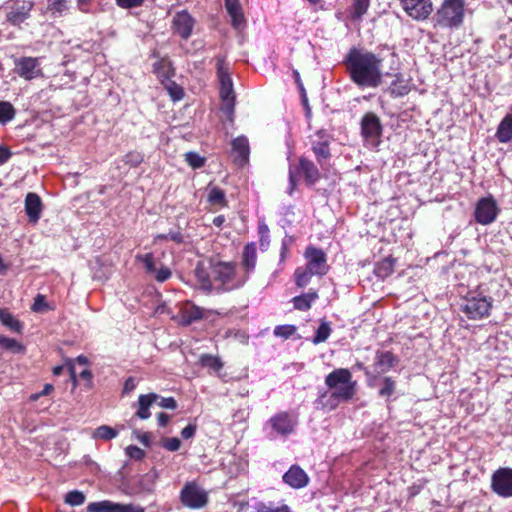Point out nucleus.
Returning a JSON list of instances; mask_svg holds the SVG:
<instances>
[{
    "mask_svg": "<svg viewBox=\"0 0 512 512\" xmlns=\"http://www.w3.org/2000/svg\"><path fill=\"white\" fill-rule=\"evenodd\" d=\"M382 62L376 54L353 47L344 59L351 81L360 88H377L382 83Z\"/></svg>",
    "mask_w": 512,
    "mask_h": 512,
    "instance_id": "f257e3e1",
    "label": "nucleus"
},
{
    "mask_svg": "<svg viewBox=\"0 0 512 512\" xmlns=\"http://www.w3.org/2000/svg\"><path fill=\"white\" fill-rule=\"evenodd\" d=\"M325 385L331 390L319 392L316 403L322 408L336 409L340 403L351 401L357 390V382L346 368L334 369L325 377Z\"/></svg>",
    "mask_w": 512,
    "mask_h": 512,
    "instance_id": "f03ea898",
    "label": "nucleus"
},
{
    "mask_svg": "<svg viewBox=\"0 0 512 512\" xmlns=\"http://www.w3.org/2000/svg\"><path fill=\"white\" fill-rule=\"evenodd\" d=\"M214 280L220 283V290L230 292L242 288L248 281V275L239 273L233 262L219 261L212 265Z\"/></svg>",
    "mask_w": 512,
    "mask_h": 512,
    "instance_id": "7ed1b4c3",
    "label": "nucleus"
},
{
    "mask_svg": "<svg viewBox=\"0 0 512 512\" xmlns=\"http://www.w3.org/2000/svg\"><path fill=\"white\" fill-rule=\"evenodd\" d=\"M464 0H444L433 16L434 25L440 28L457 29L464 20Z\"/></svg>",
    "mask_w": 512,
    "mask_h": 512,
    "instance_id": "20e7f679",
    "label": "nucleus"
},
{
    "mask_svg": "<svg viewBox=\"0 0 512 512\" xmlns=\"http://www.w3.org/2000/svg\"><path fill=\"white\" fill-rule=\"evenodd\" d=\"M493 300L480 294H469L463 298L461 311L471 320H479L489 315Z\"/></svg>",
    "mask_w": 512,
    "mask_h": 512,
    "instance_id": "39448f33",
    "label": "nucleus"
},
{
    "mask_svg": "<svg viewBox=\"0 0 512 512\" xmlns=\"http://www.w3.org/2000/svg\"><path fill=\"white\" fill-rule=\"evenodd\" d=\"M157 404L161 408L174 410L177 408V402L173 397H161L156 393L141 394L138 398V410L136 416L140 419H148L151 416L149 408Z\"/></svg>",
    "mask_w": 512,
    "mask_h": 512,
    "instance_id": "423d86ee",
    "label": "nucleus"
},
{
    "mask_svg": "<svg viewBox=\"0 0 512 512\" xmlns=\"http://www.w3.org/2000/svg\"><path fill=\"white\" fill-rule=\"evenodd\" d=\"M296 425V419L288 412H280L267 421L265 429L270 430L269 435L271 437L276 435L286 437L294 432Z\"/></svg>",
    "mask_w": 512,
    "mask_h": 512,
    "instance_id": "0eeeda50",
    "label": "nucleus"
},
{
    "mask_svg": "<svg viewBox=\"0 0 512 512\" xmlns=\"http://www.w3.org/2000/svg\"><path fill=\"white\" fill-rule=\"evenodd\" d=\"M181 503L191 509L204 507L208 501L207 493L195 482H188L180 492Z\"/></svg>",
    "mask_w": 512,
    "mask_h": 512,
    "instance_id": "6e6552de",
    "label": "nucleus"
},
{
    "mask_svg": "<svg viewBox=\"0 0 512 512\" xmlns=\"http://www.w3.org/2000/svg\"><path fill=\"white\" fill-rule=\"evenodd\" d=\"M491 489L500 497H512V469H497L491 477Z\"/></svg>",
    "mask_w": 512,
    "mask_h": 512,
    "instance_id": "1a4fd4ad",
    "label": "nucleus"
},
{
    "mask_svg": "<svg viewBox=\"0 0 512 512\" xmlns=\"http://www.w3.org/2000/svg\"><path fill=\"white\" fill-rule=\"evenodd\" d=\"M499 209L492 196L483 197L478 200L475 208V220L482 225H489L498 216Z\"/></svg>",
    "mask_w": 512,
    "mask_h": 512,
    "instance_id": "9d476101",
    "label": "nucleus"
},
{
    "mask_svg": "<svg viewBox=\"0 0 512 512\" xmlns=\"http://www.w3.org/2000/svg\"><path fill=\"white\" fill-rule=\"evenodd\" d=\"M15 72L23 79L31 81L43 76L40 59L37 57H20L14 60Z\"/></svg>",
    "mask_w": 512,
    "mask_h": 512,
    "instance_id": "9b49d317",
    "label": "nucleus"
},
{
    "mask_svg": "<svg viewBox=\"0 0 512 512\" xmlns=\"http://www.w3.org/2000/svg\"><path fill=\"white\" fill-rule=\"evenodd\" d=\"M195 23V19L187 10H181L174 15L172 27L180 38L187 40L192 35Z\"/></svg>",
    "mask_w": 512,
    "mask_h": 512,
    "instance_id": "f8f14e48",
    "label": "nucleus"
},
{
    "mask_svg": "<svg viewBox=\"0 0 512 512\" xmlns=\"http://www.w3.org/2000/svg\"><path fill=\"white\" fill-rule=\"evenodd\" d=\"M86 509L87 512H144L140 506L115 503L109 500L91 502Z\"/></svg>",
    "mask_w": 512,
    "mask_h": 512,
    "instance_id": "ddd939ff",
    "label": "nucleus"
},
{
    "mask_svg": "<svg viewBox=\"0 0 512 512\" xmlns=\"http://www.w3.org/2000/svg\"><path fill=\"white\" fill-rule=\"evenodd\" d=\"M305 258L306 266L316 275L323 276L328 272L326 254L323 250L310 246L305 251Z\"/></svg>",
    "mask_w": 512,
    "mask_h": 512,
    "instance_id": "4468645a",
    "label": "nucleus"
},
{
    "mask_svg": "<svg viewBox=\"0 0 512 512\" xmlns=\"http://www.w3.org/2000/svg\"><path fill=\"white\" fill-rule=\"evenodd\" d=\"M230 155L233 162L242 167L249 160L250 147L248 139L245 136H239L232 140Z\"/></svg>",
    "mask_w": 512,
    "mask_h": 512,
    "instance_id": "2eb2a0df",
    "label": "nucleus"
},
{
    "mask_svg": "<svg viewBox=\"0 0 512 512\" xmlns=\"http://www.w3.org/2000/svg\"><path fill=\"white\" fill-rule=\"evenodd\" d=\"M204 316V309L195 305L191 301H185L179 311V322L183 326H189L193 322L199 321Z\"/></svg>",
    "mask_w": 512,
    "mask_h": 512,
    "instance_id": "dca6fc26",
    "label": "nucleus"
},
{
    "mask_svg": "<svg viewBox=\"0 0 512 512\" xmlns=\"http://www.w3.org/2000/svg\"><path fill=\"white\" fill-rule=\"evenodd\" d=\"M283 482L294 489H301L308 485L307 473L298 465H292L283 475Z\"/></svg>",
    "mask_w": 512,
    "mask_h": 512,
    "instance_id": "f3484780",
    "label": "nucleus"
},
{
    "mask_svg": "<svg viewBox=\"0 0 512 512\" xmlns=\"http://www.w3.org/2000/svg\"><path fill=\"white\" fill-rule=\"evenodd\" d=\"M361 132L365 138H376L382 132L379 117L372 112L366 113L361 120Z\"/></svg>",
    "mask_w": 512,
    "mask_h": 512,
    "instance_id": "a211bd4d",
    "label": "nucleus"
},
{
    "mask_svg": "<svg viewBox=\"0 0 512 512\" xmlns=\"http://www.w3.org/2000/svg\"><path fill=\"white\" fill-rule=\"evenodd\" d=\"M33 3L30 1H21L15 4L7 13V20L13 25L23 23L30 15Z\"/></svg>",
    "mask_w": 512,
    "mask_h": 512,
    "instance_id": "6ab92c4d",
    "label": "nucleus"
},
{
    "mask_svg": "<svg viewBox=\"0 0 512 512\" xmlns=\"http://www.w3.org/2000/svg\"><path fill=\"white\" fill-rule=\"evenodd\" d=\"M221 111L227 120L232 122L234 117L235 95L233 85L220 86Z\"/></svg>",
    "mask_w": 512,
    "mask_h": 512,
    "instance_id": "aec40b11",
    "label": "nucleus"
},
{
    "mask_svg": "<svg viewBox=\"0 0 512 512\" xmlns=\"http://www.w3.org/2000/svg\"><path fill=\"white\" fill-rule=\"evenodd\" d=\"M257 261V248L254 242L248 243L245 245L242 257H241V265L244 270L243 274H247L248 277L254 271L256 267Z\"/></svg>",
    "mask_w": 512,
    "mask_h": 512,
    "instance_id": "412c9836",
    "label": "nucleus"
},
{
    "mask_svg": "<svg viewBox=\"0 0 512 512\" xmlns=\"http://www.w3.org/2000/svg\"><path fill=\"white\" fill-rule=\"evenodd\" d=\"M194 276L197 279L199 289L205 293H211L213 291V284L210 279L208 267L203 261L197 262L194 269Z\"/></svg>",
    "mask_w": 512,
    "mask_h": 512,
    "instance_id": "4be33fe9",
    "label": "nucleus"
},
{
    "mask_svg": "<svg viewBox=\"0 0 512 512\" xmlns=\"http://www.w3.org/2000/svg\"><path fill=\"white\" fill-rule=\"evenodd\" d=\"M298 171L304 176L306 183L310 186L314 185L320 179L318 168L307 158H300Z\"/></svg>",
    "mask_w": 512,
    "mask_h": 512,
    "instance_id": "5701e85b",
    "label": "nucleus"
},
{
    "mask_svg": "<svg viewBox=\"0 0 512 512\" xmlns=\"http://www.w3.org/2000/svg\"><path fill=\"white\" fill-rule=\"evenodd\" d=\"M25 211L30 222H37L42 211L40 197L35 193H28L25 199Z\"/></svg>",
    "mask_w": 512,
    "mask_h": 512,
    "instance_id": "b1692460",
    "label": "nucleus"
},
{
    "mask_svg": "<svg viewBox=\"0 0 512 512\" xmlns=\"http://www.w3.org/2000/svg\"><path fill=\"white\" fill-rule=\"evenodd\" d=\"M411 91L410 79L405 78L402 74H396L388 88L389 94L394 97H404Z\"/></svg>",
    "mask_w": 512,
    "mask_h": 512,
    "instance_id": "393cba45",
    "label": "nucleus"
},
{
    "mask_svg": "<svg viewBox=\"0 0 512 512\" xmlns=\"http://www.w3.org/2000/svg\"><path fill=\"white\" fill-rule=\"evenodd\" d=\"M225 7L232 19L233 27L240 29L245 21L239 0H225Z\"/></svg>",
    "mask_w": 512,
    "mask_h": 512,
    "instance_id": "a878e982",
    "label": "nucleus"
},
{
    "mask_svg": "<svg viewBox=\"0 0 512 512\" xmlns=\"http://www.w3.org/2000/svg\"><path fill=\"white\" fill-rule=\"evenodd\" d=\"M394 363L395 357L391 352H379L375 358V370L379 374L386 373L394 366Z\"/></svg>",
    "mask_w": 512,
    "mask_h": 512,
    "instance_id": "bb28decb",
    "label": "nucleus"
},
{
    "mask_svg": "<svg viewBox=\"0 0 512 512\" xmlns=\"http://www.w3.org/2000/svg\"><path fill=\"white\" fill-rule=\"evenodd\" d=\"M496 137L501 143H508L512 140V114H507L500 122Z\"/></svg>",
    "mask_w": 512,
    "mask_h": 512,
    "instance_id": "cd10ccee",
    "label": "nucleus"
},
{
    "mask_svg": "<svg viewBox=\"0 0 512 512\" xmlns=\"http://www.w3.org/2000/svg\"><path fill=\"white\" fill-rule=\"evenodd\" d=\"M118 436V431L108 425H101L97 428H95L92 433L91 437L95 440H104L109 441Z\"/></svg>",
    "mask_w": 512,
    "mask_h": 512,
    "instance_id": "c85d7f7f",
    "label": "nucleus"
},
{
    "mask_svg": "<svg viewBox=\"0 0 512 512\" xmlns=\"http://www.w3.org/2000/svg\"><path fill=\"white\" fill-rule=\"evenodd\" d=\"M0 322L10 330L20 333L23 325L8 310L0 308Z\"/></svg>",
    "mask_w": 512,
    "mask_h": 512,
    "instance_id": "c756f323",
    "label": "nucleus"
},
{
    "mask_svg": "<svg viewBox=\"0 0 512 512\" xmlns=\"http://www.w3.org/2000/svg\"><path fill=\"white\" fill-rule=\"evenodd\" d=\"M318 298L317 292H308L293 298L294 307L300 311L310 309L312 302Z\"/></svg>",
    "mask_w": 512,
    "mask_h": 512,
    "instance_id": "7c9ffc66",
    "label": "nucleus"
},
{
    "mask_svg": "<svg viewBox=\"0 0 512 512\" xmlns=\"http://www.w3.org/2000/svg\"><path fill=\"white\" fill-rule=\"evenodd\" d=\"M394 271V259L388 257L379 262L375 267V274L379 278H386Z\"/></svg>",
    "mask_w": 512,
    "mask_h": 512,
    "instance_id": "2f4dec72",
    "label": "nucleus"
},
{
    "mask_svg": "<svg viewBox=\"0 0 512 512\" xmlns=\"http://www.w3.org/2000/svg\"><path fill=\"white\" fill-rule=\"evenodd\" d=\"M200 364L213 372H218L223 367V363L220 358L210 354L201 355Z\"/></svg>",
    "mask_w": 512,
    "mask_h": 512,
    "instance_id": "473e14b6",
    "label": "nucleus"
},
{
    "mask_svg": "<svg viewBox=\"0 0 512 512\" xmlns=\"http://www.w3.org/2000/svg\"><path fill=\"white\" fill-rule=\"evenodd\" d=\"M314 275H316V273L310 271L307 266L297 268L295 271L296 285L301 288L307 286L311 277Z\"/></svg>",
    "mask_w": 512,
    "mask_h": 512,
    "instance_id": "72a5a7b5",
    "label": "nucleus"
},
{
    "mask_svg": "<svg viewBox=\"0 0 512 512\" xmlns=\"http://www.w3.org/2000/svg\"><path fill=\"white\" fill-rule=\"evenodd\" d=\"M330 324L326 321H322L316 330V333L312 339L313 344H320L325 342L331 334Z\"/></svg>",
    "mask_w": 512,
    "mask_h": 512,
    "instance_id": "f704fd0d",
    "label": "nucleus"
},
{
    "mask_svg": "<svg viewBox=\"0 0 512 512\" xmlns=\"http://www.w3.org/2000/svg\"><path fill=\"white\" fill-rule=\"evenodd\" d=\"M370 6V0H354L352 5L351 17L354 20H359L366 14Z\"/></svg>",
    "mask_w": 512,
    "mask_h": 512,
    "instance_id": "c9c22d12",
    "label": "nucleus"
},
{
    "mask_svg": "<svg viewBox=\"0 0 512 512\" xmlns=\"http://www.w3.org/2000/svg\"><path fill=\"white\" fill-rule=\"evenodd\" d=\"M15 109L9 102H0V124H6L15 117Z\"/></svg>",
    "mask_w": 512,
    "mask_h": 512,
    "instance_id": "e433bc0d",
    "label": "nucleus"
},
{
    "mask_svg": "<svg viewBox=\"0 0 512 512\" xmlns=\"http://www.w3.org/2000/svg\"><path fill=\"white\" fill-rule=\"evenodd\" d=\"M317 161L321 164L323 160L330 157V150L327 142H317L312 146Z\"/></svg>",
    "mask_w": 512,
    "mask_h": 512,
    "instance_id": "4c0bfd02",
    "label": "nucleus"
},
{
    "mask_svg": "<svg viewBox=\"0 0 512 512\" xmlns=\"http://www.w3.org/2000/svg\"><path fill=\"white\" fill-rule=\"evenodd\" d=\"M208 201L212 205L224 206L226 204L224 191L218 187L211 188L208 193Z\"/></svg>",
    "mask_w": 512,
    "mask_h": 512,
    "instance_id": "58836bf2",
    "label": "nucleus"
},
{
    "mask_svg": "<svg viewBox=\"0 0 512 512\" xmlns=\"http://www.w3.org/2000/svg\"><path fill=\"white\" fill-rule=\"evenodd\" d=\"M85 495L78 490L70 491L65 496V503L70 506H80L85 502Z\"/></svg>",
    "mask_w": 512,
    "mask_h": 512,
    "instance_id": "ea45409f",
    "label": "nucleus"
},
{
    "mask_svg": "<svg viewBox=\"0 0 512 512\" xmlns=\"http://www.w3.org/2000/svg\"><path fill=\"white\" fill-rule=\"evenodd\" d=\"M0 347L14 352L24 350L23 346L17 340L5 336H0Z\"/></svg>",
    "mask_w": 512,
    "mask_h": 512,
    "instance_id": "a19ab883",
    "label": "nucleus"
},
{
    "mask_svg": "<svg viewBox=\"0 0 512 512\" xmlns=\"http://www.w3.org/2000/svg\"><path fill=\"white\" fill-rule=\"evenodd\" d=\"M383 387L379 390L381 397H390L396 390V382L391 377H384Z\"/></svg>",
    "mask_w": 512,
    "mask_h": 512,
    "instance_id": "79ce46f5",
    "label": "nucleus"
},
{
    "mask_svg": "<svg viewBox=\"0 0 512 512\" xmlns=\"http://www.w3.org/2000/svg\"><path fill=\"white\" fill-rule=\"evenodd\" d=\"M165 88H166L167 92L169 93L170 97L174 101H179L184 96L183 88L181 86H179L178 84H176L175 82H173V81H169L165 85Z\"/></svg>",
    "mask_w": 512,
    "mask_h": 512,
    "instance_id": "37998d69",
    "label": "nucleus"
},
{
    "mask_svg": "<svg viewBox=\"0 0 512 512\" xmlns=\"http://www.w3.org/2000/svg\"><path fill=\"white\" fill-rule=\"evenodd\" d=\"M137 259L140 260L146 269V272L149 274H154L157 270L155 259L152 253H147L144 255H138Z\"/></svg>",
    "mask_w": 512,
    "mask_h": 512,
    "instance_id": "c03bdc74",
    "label": "nucleus"
},
{
    "mask_svg": "<svg viewBox=\"0 0 512 512\" xmlns=\"http://www.w3.org/2000/svg\"><path fill=\"white\" fill-rule=\"evenodd\" d=\"M296 332L294 325H279L274 329V335L282 338H289Z\"/></svg>",
    "mask_w": 512,
    "mask_h": 512,
    "instance_id": "a18cd8bd",
    "label": "nucleus"
},
{
    "mask_svg": "<svg viewBox=\"0 0 512 512\" xmlns=\"http://www.w3.org/2000/svg\"><path fill=\"white\" fill-rule=\"evenodd\" d=\"M123 161L131 167H136L143 161V155L137 151H131L123 157Z\"/></svg>",
    "mask_w": 512,
    "mask_h": 512,
    "instance_id": "49530a36",
    "label": "nucleus"
},
{
    "mask_svg": "<svg viewBox=\"0 0 512 512\" xmlns=\"http://www.w3.org/2000/svg\"><path fill=\"white\" fill-rule=\"evenodd\" d=\"M185 159H186L187 163L192 168H200V167H202L204 165V162H205L204 158L201 157L196 152H188V153H186Z\"/></svg>",
    "mask_w": 512,
    "mask_h": 512,
    "instance_id": "de8ad7c7",
    "label": "nucleus"
},
{
    "mask_svg": "<svg viewBox=\"0 0 512 512\" xmlns=\"http://www.w3.org/2000/svg\"><path fill=\"white\" fill-rule=\"evenodd\" d=\"M48 308V304H47V301L45 299V296L42 295V294H38L35 299H34V303L31 307V309L34 311V312H37V313H42L44 312L46 309Z\"/></svg>",
    "mask_w": 512,
    "mask_h": 512,
    "instance_id": "09e8293b",
    "label": "nucleus"
},
{
    "mask_svg": "<svg viewBox=\"0 0 512 512\" xmlns=\"http://www.w3.org/2000/svg\"><path fill=\"white\" fill-rule=\"evenodd\" d=\"M125 452L129 458L135 460H142L145 456L144 450L135 445H129L128 447H126Z\"/></svg>",
    "mask_w": 512,
    "mask_h": 512,
    "instance_id": "8fccbe9b",
    "label": "nucleus"
},
{
    "mask_svg": "<svg viewBox=\"0 0 512 512\" xmlns=\"http://www.w3.org/2000/svg\"><path fill=\"white\" fill-rule=\"evenodd\" d=\"M162 446L168 451H178L181 447V441L176 437L164 438L162 440Z\"/></svg>",
    "mask_w": 512,
    "mask_h": 512,
    "instance_id": "3c124183",
    "label": "nucleus"
},
{
    "mask_svg": "<svg viewBox=\"0 0 512 512\" xmlns=\"http://www.w3.org/2000/svg\"><path fill=\"white\" fill-rule=\"evenodd\" d=\"M171 274V270L168 267L162 265L153 275L156 281L163 283L171 277Z\"/></svg>",
    "mask_w": 512,
    "mask_h": 512,
    "instance_id": "603ef678",
    "label": "nucleus"
},
{
    "mask_svg": "<svg viewBox=\"0 0 512 512\" xmlns=\"http://www.w3.org/2000/svg\"><path fill=\"white\" fill-rule=\"evenodd\" d=\"M143 2L144 0H116V4L124 9L139 7Z\"/></svg>",
    "mask_w": 512,
    "mask_h": 512,
    "instance_id": "864d4df0",
    "label": "nucleus"
},
{
    "mask_svg": "<svg viewBox=\"0 0 512 512\" xmlns=\"http://www.w3.org/2000/svg\"><path fill=\"white\" fill-rule=\"evenodd\" d=\"M133 435L136 437L138 441H140L145 447H150L151 445V436L147 432H140L138 430L133 431Z\"/></svg>",
    "mask_w": 512,
    "mask_h": 512,
    "instance_id": "5fc2aeb1",
    "label": "nucleus"
},
{
    "mask_svg": "<svg viewBox=\"0 0 512 512\" xmlns=\"http://www.w3.org/2000/svg\"><path fill=\"white\" fill-rule=\"evenodd\" d=\"M216 59H217V65H216L217 76L223 75V74H228L229 73V67H228V64L225 61V57L218 56Z\"/></svg>",
    "mask_w": 512,
    "mask_h": 512,
    "instance_id": "6e6d98bb",
    "label": "nucleus"
},
{
    "mask_svg": "<svg viewBox=\"0 0 512 512\" xmlns=\"http://www.w3.org/2000/svg\"><path fill=\"white\" fill-rule=\"evenodd\" d=\"M49 8L55 12H63L66 9V0H48Z\"/></svg>",
    "mask_w": 512,
    "mask_h": 512,
    "instance_id": "4d7b16f0",
    "label": "nucleus"
},
{
    "mask_svg": "<svg viewBox=\"0 0 512 512\" xmlns=\"http://www.w3.org/2000/svg\"><path fill=\"white\" fill-rule=\"evenodd\" d=\"M195 433H196V425L189 424L185 428L182 429L181 436L184 439H190V438L194 437Z\"/></svg>",
    "mask_w": 512,
    "mask_h": 512,
    "instance_id": "13d9d810",
    "label": "nucleus"
},
{
    "mask_svg": "<svg viewBox=\"0 0 512 512\" xmlns=\"http://www.w3.org/2000/svg\"><path fill=\"white\" fill-rule=\"evenodd\" d=\"M253 512H291L286 506L280 507V508H270L265 505L259 506L255 511Z\"/></svg>",
    "mask_w": 512,
    "mask_h": 512,
    "instance_id": "bf43d9fd",
    "label": "nucleus"
},
{
    "mask_svg": "<svg viewBox=\"0 0 512 512\" xmlns=\"http://www.w3.org/2000/svg\"><path fill=\"white\" fill-rule=\"evenodd\" d=\"M11 155L12 153L7 147L0 145V164L6 163Z\"/></svg>",
    "mask_w": 512,
    "mask_h": 512,
    "instance_id": "052dcab7",
    "label": "nucleus"
},
{
    "mask_svg": "<svg viewBox=\"0 0 512 512\" xmlns=\"http://www.w3.org/2000/svg\"><path fill=\"white\" fill-rule=\"evenodd\" d=\"M168 240H171L175 243H182L183 242V235L179 231H170L168 233Z\"/></svg>",
    "mask_w": 512,
    "mask_h": 512,
    "instance_id": "680f3d73",
    "label": "nucleus"
},
{
    "mask_svg": "<svg viewBox=\"0 0 512 512\" xmlns=\"http://www.w3.org/2000/svg\"><path fill=\"white\" fill-rule=\"evenodd\" d=\"M218 78H219V81H220V86L233 85L232 79L230 77V73L219 75Z\"/></svg>",
    "mask_w": 512,
    "mask_h": 512,
    "instance_id": "e2e57ef3",
    "label": "nucleus"
},
{
    "mask_svg": "<svg viewBox=\"0 0 512 512\" xmlns=\"http://www.w3.org/2000/svg\"><path fill=\"white\" fill-rule=\"evenodd\" d=\"M258 233L261 238L269 236V228L264 222L259 223Z\"/></svg>",
    "mask_w": 512,
    "mask_h": 512,
    "instance_id": "0e129e2a",
    "label": "nucleus"
},
{
    "mask_svg": "<svg viewBox=\"0 0 512 512\" xmlns=\"http://www.w3.org/2000/svg\"><path fill=\"white\" fill-rule=\"evenodd\" d=\"M157 420H158L159 426L164 427V426L167 425V423L169 421V415L166 414V413L161 412V413L158 414Z\"/></svg>",
    "mask_w": 512,
    "mask_h": 512,
    "instance_id": "69168bd1",
    "label": "nucleus"
},
{
    "mask_svg": "<svg viewBox=\"0 0 512 512\" xmlns=\"http://www.w3.org/2000/svg\"><path fill=\"white\" fill-rule=\"evenodd\" d=\"M289 243H290V240H287V239H284L282 241L281 251H280L281 260H283L286 257V254L288 252Z\"/></svg>",
    "mask_w": 512,
    "mask_h": 512,
    "instance_id": "338daca9",
    "label": "nucleus"
},
{
    "mask_svg": "<svg viewBox=\"0 0 512 512\" xmlns=\"http://www.w3.org/2000/svg\"><path fill=\"white\" fill-rule=\"evenodd\" d=\"M53 389H54L53 385L47 383L44 385L43 390L41 392H39V395H41V397L49 395L53 391Z\"/></svg>",
    "mask_w": 512,
    "mask_h": 512,
    "instance_id": "774afa93",
    "label": "nucleus"
}]
</instances>
